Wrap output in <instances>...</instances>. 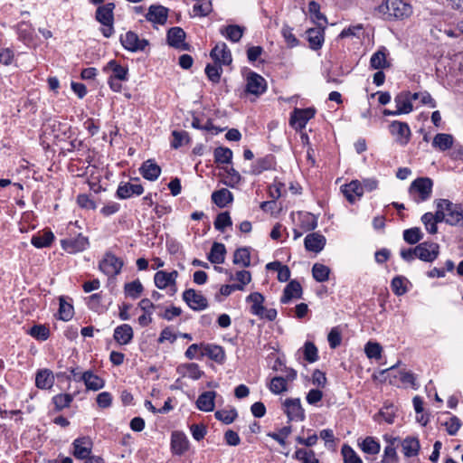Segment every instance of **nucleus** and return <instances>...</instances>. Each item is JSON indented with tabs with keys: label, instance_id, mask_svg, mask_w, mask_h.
Wrapping results in <instances>:
<instances>
[{
	"label": "nucleus",
	"instance_id": "nucleus-15",
	"mask_svg": "<svg viewBox=\"0 0 463 463\" xmlns=\"http://www.w3.org/2000/svg\"><path fill=\"white\" fill-rule=\"evenodd\" d=\"M61 247L68 253H77L84 250L89 245V240L82 234H78L74 238L61 240Z\"/></svg>",
	"mask_w": 463,
	"mask_h": 463
},
{
	"label": "nucleus",
	"instance_id": "nucleus-46",
	"mask_svg": "<svg viewBox=\"0 0 463 463\" xmlns=\"http://www.w3.org/2000/svg\"><path fill=\"white\" fill-rule=\"evenodd\" d=\"M293 458L301 463H319V460L316 458V454L312 449H298Z\"/></svg>",
	"mask_w": 463,
	"mask_h": 463
},
{
	"label": "nucleus",
	"instance_id": "nucleus-25",
	"mask_svg": "<svg viewBox=\"0 0 463 463\" xmlns=\"http://www.w3.org/2000/svg\"><path fill=\"white\" fill-rule=\"evenodd\" d=\"M305 248L308 251L320 252L326 245V238L317 232L307 234L304 241Z\"/></svg>",
	"mask_w": 463,
	"mask_h": 463
},
{
	"label": "nucleus",
	"instance_id": "nucleus-50",
	"mask_svg": "<svg viewBox=\"0 0 463 463\" xmlns=\"http://www.w3.org/2000/svg\"><path fill=\"white\" fill-rule=\"evenodd\" d=\"M216 164H229L232 159V151L228 147L218 146L213 152Z\"/></svg>",
	"mask_w": 463,
	"mask_h": 463
},
{
	"label": "nucleus",
	"instance_id": "nucleus-7",
	"mask_svg": "<svg viewBox=\"0 0 463 463\" xmlns=\"http://www.w3.org/2000/svg\"><path fill=\"white\" fill-rule=\"evenodd\" d=\"M440 203L445 204L446 223L451 226L463 225V208L460 204L448 199H440Z\"/></svg>",
	"mask_w": 463,
	"mask_h": 463
},
{
	"label": "nucleus",
	"instance_id": "nucleus-32",
	"mask_svg": "<svg viewBox=\"0 0 463 463\" xmlns=\"http://www.w3.org/2000/svg\"><path fill=\"white\" fill-rule=\"evenodd\" d=\"M103 71L108 72L109 71H112V75L109 76L111 79H118L119 80H127L128 75V70L127 67H123L118 63L116 60L109 61L106 66H104Z\"/></svg>",
	"mask_w": 463,
	"mask_h": 463
},
{
	"label": "nucleus",
	"instance_id": "nucleus-33",
	"mask_svg": "<svg viewBox=\"0 0 463 463\" xmlns=\"http://www.w3.org/2000/svg\"><path fill=\"white\" fill-rule=\"evenodd\" d=\"M80 380L83 381L88 390L98 391L104 387V380L90 371L84 372Z\"/></svg>",
	"mask_w": 463,
	"mask_h": 463
},
{
	"label": "nucleus",
	"instance_id": "nucleus-14",
	"mask_svg": "<svg viewBox=\"0 0 463 463\" xmlns=\"http://www.w3.org/2000/svg\"><path fill=\"white\" fill-rule=\"evenodd\" d=\"M185 35V32L181 27H172L167 32V43L174 48L188 51L190 45L184 43Z\"/></svg>",
	"mask_w": 463,
	"mask_h": 463
},
{
	"label": "nucleus",
	"instance_id": "nucleus-38",
	"mask_svg": "<svg viewBox=\"0 0 463 463\" xmlns=\"http://www.w3.org/2000/svg\"><path fill=\"white\" fill-rule=\"evenodd\" d=\"M397 109L402 114H409L413 110V105L409 98V91H402L394 98Z\"/></svg>",
	"mask_w": 463,
	"mask_h": 463
},
{
	"label": "nucleus",
	"instance_id": "nucleus-59",
	"mask_svg": "<svg viewBox=\"0 0 463 463\" xmlns=\"http://www.w3.org/2000/svg\"><path fill=\"white\" fill-rule=\"evenodd\" d=\"M232 225L231 216L228 212H223L216 216L214 221V228L220 232H223L225 228Z\"/></svg>",
	"mask_w": 463,
	"mask_h": 463
},
{
	"label": "nucleus",
	"instance_id": "nucleus-2",
	"mask_svg": "<svg viewBox=\"0 0 463 463\" xmlns=\"http://www.w3.org/2000/svg\"><path fill=\"white\" fill-rule=\"evenodd\" d=\"M433 181L429 177L416 178L409 187V194L416 203L429 200L432 194Z\"/></svg>",
	"mask_w": 463,
	"mask_h": 463
},
{
	"label": "nucleus",
	"instance_id": "nucleus-64",
	"mask_svg": "<svg viewBox=\"0 0 463 463\" xmlns=\"http://www.w3.org/2000/svg\"><path fill=\"white\" fill-rule=\"evenodd\" d=\"M292 432V427L290 425L281 428L279 432L269 433V436L279 443L281 446L286 445L285 439Z\"/></svg>",
	"mask_w": 463,
	"mask_h": 463
},
{
	"label": "nucleus",
	"instance_id": "nucleus-27",
	"mask_svg": "<svg viewBox=\"0 0 463 463\" xmlns=\"http://www.w3.org/2000/svg\"><path fill=\"white\" fill-rule=\"evenodd\" d=\"M326 26H317L316 28L308 29L306 33L309 46L313 50H318L322 47L324 43V30Z\"/></svg>",
	"mask_w": 463,
	"mask_h": 463
},
{
	"label": "nucleus",
	"instance_id": "nucleus-6",
	"mask_svg": "<svg viewBox=\"0 0 463 463\" xmlns=\"http://www.w3.org/2000/svg\"><path fill=\"white\" fill-rule=\"evenodd\" d=\"M120 43L126 50L131 52H144L149 45V42L146 39L139 38V36L132 31H128L125 35H121Z\"/></svg>",
	"mask_w": 463,
	"mask_h": 463
},
{
	"label": "nucleus",
	"instance_id": "nucleus-22",
	"mask_svg": "<svg viewBox=\"0 0 463 463\" xmlns=\"http://www.w3.org/2000/svg\"><path fill=\"white\" fill-rule=\"evenodd\" d=\"M302 287L297 280H291L284 288L283 295L280 298L282 304L289 303L293 298H302Z\"/></svg>",
	"mask_w": 463,
	"mask_h": 463
},
{
	"label": "nucleus",
	"instance_id": "nucleus-53",
	"mask_svg": "<svg viewBox=\"0 0 463 463\" xmlns=\"http://www.w3.org/2000/svg\"><path fill=\"white\" fill-rule=\"evenodd\" d=\"M222 65L220 63L207 64L205 67V74L209 80L213 83H218L222 73Z\"/></svg>",
	"mask_w": 463,
	"mask_h": 463
},
{
	"label": "nucleus",
	"instance_id": "nucleus-17",
	"mask_svg": "<svg viewBox=\"0 0 463 463\" xmlns=\"http://www.w3.org/2000/svg\"><path fill=\"white\" fill-rule=\"evenodd\" d=\"M144 193V188L140 184H132L129 182L120 183L116 195L119 199H128L134 195H141Z\"/></svg>",
	"mask_w": 463,
	"mask_h": 463
},
{
	"label": "nucleus",
	"instance_id": "nucleus-42",
	"mask_svg": "<svg viewBox=\"0 0 463 463\" xmlns=\"http://www.w3.org/2000/svg\"><path fill=\"white\" fill-rule=\"evenodd\" d=\"M225 253V246L222 243L213 242L207 258L212 263L222 264L224 262Z\"/></svg>",
	"mask_w": 463,
	"mask_h": 463
},
{
	"label": "nucleus",
	"instance_id": "nucleus-58",
	"mask_svg": "<svg viewBox=\"0 0 463 463\" xmlns=\"http://www.w3.org/2000/svg\"><path fill=\"white\" fill-rule=\"evenodd\" d=\"M72 400V395L69 393L57 394L52 398L56 411H61L64 408L69 407Z\"/></svg>",
	"mask_w": 463,
	"mask_h": 463
},
{
	"label": "nucleus",
	"instance_id": "nucleus-24",
	"mask_svg": "<svg viewBox=\"0 0 463 463\" xmlns=\"http://www.w3.org/2000/svg\"><path fill=\"white\" fill-rule=\"evenodd\" d=\"M139 172L145 179L156 181L161 174V167L154 160L148 159L141 165Z\"/></svg>",
	"mask_w": 463,
	"mask_h": 463
},
{
	"label": "nucleus",
	"instance_id": "nucleus-3",
	"mask_svg": "<svg viewBox=\"0 0 463 463\" xmlns=\"http://www.w3.org/2000/svg\"><path fill=\"white\" fill-rule=\"evenodd\" d=\"M114 8L115 5L113 3H109L99 6L96 11V19L104 25V27L101 29V33L106 38L110 37L114 33Z\"/></svg>",
	"mask_w": 463,
	"mask_h": 463
},
{
	"label": "nucleus",
	"instance_id": "nucleus-1",
	"mask_svg": "<svg viewBox=\"0 0 463 463\" xmlns=\"http://www.w3.org/2000/svg\"><path fill=\"white\" fill-rule=\"evenodd\" d=\"M378 12L386 20H402L412 14V8L410 4L403 0H385L378 6Z\"/></svg>",
	"mask_w": 463,
	"mask_h": 463
},
{
	"label": "nucleus",
	"instance_id": "nucleus-35",
	"mask_svg": "<svg viewBox=\"0 0 463 463\" xmlns=\"http://www.w3.org/2000/svg\"><path fill=\"white\" fill-rule=\"evenodd\" d=\"M54 240V235L50 230H44L42 232L34 234L31 239V243L38 249L50 247Z\"/></svg>",
	"mask_w": 463,
	"mask_h": 463
},
{
	"label": "nucleus",
	"instance_id": "nucleus-29",
	"mask_svg": "<svg viewBox=\"0 0 463 463\" xmlns=\"http://www.w3.org/2000/svg\"><path fill=\"white\" fill-rule=\"evenodd\" d=\"M91 442L87 438L76 439L73 442V455L75 458L84 459L90 455Z\"/></svg>",
	"mask_w": 463,
	"mask_h": 463
},
{
	"label": "nucleus",
	"instance_id": "nucleus-61",
	"mask_svg": "<svg viewBox=\"0 0 463 463\" xmlns=\"http://www.w3.org/2000/svg\"><path fill=\"white\" fill-rule=\"evenodd\" d=\"M269 390L275 394H279L287 391V382L284 377L275 376L271 379Z\"/></svg>",
	"mask_w": 463,
	"mask_h": 463
},
{
	"label": "nucleus",
	"instance_id": "nucleus-19",
	"mask_svg": "<svg viewBox=\"0 0 463 463\" xmlns=\"http://www.w3.org/2000/svg\"><path fill=\"white\" fill-rule=\"evenodd\" d=\"M203 356H207L218 364H222L225 359V353L220 345L203 343V353L197 358L201 360Z\"/></svg>",
	"mask_w": 463,
	"mask_h": 463
},
{
	"label": "nucleus",
	"instance_id": "nucleus-52",
	"mask_svg": "<svg viewBox=\"0 0 463 463\" xmlns=\"http://www.w3.org/2000/svg\"><path fill=\"white\" fill-rule=\"evenodd\" d=\"M423 238V233L419 227H413L403 231V240L409 244H416Z\"/></svg>",
	"mask_w": 463,
	"mask_h": 463
},
{
	"label": "nucleus",
	"instance_id": "nucleus-56",
	"mask_svg": "<svg viewBox=\"0 0 463 463\" xmlns=\"http://www.w3.org/2000/svg\"><path fill=\"white\" fill-rule=\"evenodd\" d=\"M383 348L377 342L369 341L364 346V352L369 359H380Z\"/></svg>",
	"mask_w": 463,
	"mask_h": 463
},
{
	"label": "nucleus",
	"instance_id": "nucleus-31",
	"mask_svg": "<svg viewBox=\"0 0 463 463\" xmlns=\"http://www.w3.org/2000/svg\"><path fill=\"white\" fill-rule=\"evenodd\" d=\"M274 163L275 157L273 155H267L258 158L251 165L250 174L254 175H260L262 172L271 169Z\"/></svg>",
	"mask_w": 463,
	"mask_h": 463
},
{
	"label": "nucleus",
	"instance_id": "nucleus-60",
	"mask_svg": "<svg viewBox=\"0 0 463 463\" xmlns=\"http://www.w3.org/2000/svg\"><path fill=\"white\" fill-rule=\"evenodd\" d=\"M173 140L171 142L172 147L175 149L179 148L184 144L188 143L190 140L189 135L186 131L174 130L172 132Z\"/></svg>",
	"mask_w": 463,
	"mask_h": 463
},
{
	"label": "nucleus",
	"instance_id": "nucleus-57",
	"mask_svg": "<svg viewBox=\"0 0 463 463\" xmlns=\"http://www.w3.org/2000/svg\"><path fill=\"white\" fill-rule=\"evenodd\" d=\"M124 288L126 294L132 298H137L144 289L142 283L138 279L125 284Z\"/></svg>",
	"mask_w": 463,
	"mask_h": 463
},
{
	"label": "nucleus",
	"instance_id": "nucleus-37",
	"mask_svg": "<svg viewBox=\"0 0 463 463\" xmlns=\"http://www.w3.org/2000/svg\"><path fill=\"white\" fill-rule=\"evenodd\" d=\"M216 392L213 391L204 392L199 395L196 406L203 411H213L214 409V399Z\"/></svg>",
	"mask_w": 463,
	"mask_h": 463
},
{
	"label": "nucleus",
	"instance_id": "nucleus-20",
	"mask_svg": "<svg viewBox=\"0 0 463 463\" xmlns=\"http://www.w3.org/2000/svg\"><path fill=\"white\" fill-rule=\"evenodd\" d=\"M341 189L346 200L351 203H354L364 194V187L358 180L351 181L349 184L343 185Z\"/></svg>",
	"mask_w": 463,
	"mask_h": 463
},
{
	"label": "nucleus",
	"instance_id": "nucleus-45",
	"mask_svg": "<svg viewBox=\"0 0 463 463\" xmlns=\"http://www.w3.org/2000/svg\"><path fill=\"white\" fill-rule=\"evenodd\" d=\"M223 169L225 171V175H222L223 184L229 187L234 188L241 180L240 173L233 167H225Z\"/></svg>",
	"mask_w": 463,
	"mask_h": 463
},
{
	"label": "nucleus",
	"instance_id": "nucleus-43",
	"mask_svg": "<svg viewBox=\"0 0 463 463\" xmlns=\"http://www.w3.org/2000/svg\"><path fill=\"white\" fill-rule=\"evenodd\" d=\"M243 33L244 27L237 24L227 25L221 29V33L225 35L228 40L233 43L239 42L241 39Z\"/></svg>",
	"mask_w": 463,
	"mask_h": 463
},
{
	"label": "nucleus",
	"instance_id": "nucleus-40",
	"mask_svg": "<svg viewBox=\"0 0 463 463\" xmlns=\"http://www.w3.org/2000/svg\"><path fill=\"white\" fill-rule=\"evenodd\" d=\"M404 456L411 458L416 456L420 450V441L417 438L407 437L401 442Z\"/></svg>",
	"mask_w": 463,
	"mask_h": 463
},
{
	"label": "nucleus",
	"instance_id": "nucleus-5",
	"mask_svg": "<svg viewBox=\"0 0 463 463\" xmlns=\"http://www.w3.org/2000/svg\"><path fill=\"white\" fill-rule=\"evenodd\" d=\"M124 265L123 260L111 252L105 253L99 264L100 271L109 277H114L120 273Z\"/></svg>",
	"mask_w": 463,
	"mask_h": 463
},
{
	"label": "nucleus",
	"instance_id": "nucleus-9",
	"mask_svg": "<svg viewBox=\"0 0 463 463\" xmlns=\"http://www.w3.org/2000/svg\"><path fill=\"white\" fill-rule=\"evenodd\" d=\"M416 257L425 262L434 261L439 254V246L436 242L424 241L415 247Z\"/></svg>",
	"mask_w": 463,
	"mask_h": 463
},
{
	"label": "nucleus",
	"instance_id": "nucleus-12",
	"mask_svg": "<svg viewBox=\"0 0 463 463\" xmlns=\"http://www.w3.org/2000/svg\"><path fill=\"white\" fill-rule=\"evenodd\" d=\"M183 299L194 311L204 310L208 307L206 298L193 288L186 289L183 293Z\"/></svg>",
	"mask_w": 463,
	"mask_h": 463
},
{
	"label": "nucleus",
	"instance_id": "nucleus-39",
	"mask_svg": "<svg viewBox=\"0 0 463 463\" xmlns=\"http://www.w3.org/2000/svg\"><path fill=\"white\" fill-rule=\"evenodd\" d=\"M213 202L220 208H224L233 200L232 194L226 188L214 191L212 194Z\"/></svg>",
	"mask_w": 463,
	"mask_h": 463
},
{
	"label": "nucleus",
	"instance_id": "nucleus-16",
	"mask_svg": "<svg viewBox=\"0 0 463 463\" xmlns=\"http://www.w3.org/2000/svg\"><path fill=\"white\" fill-rule=\"evenodd\" d=\"M189 449V440L182 431H173L171 434V451L177 456L184 455Z\"/></svg>",
	"mask_w": 463,
	"mask_h": 463
},
{
	"label": "nucleus",
	"instance_id": "nucleus-21",
	"mask_svg": "<svg viewBox=\"0 0 463 463\" xmlns=\"http://www.w3.org/2000/svg\"><path fill=\"white\" fill-rule=\"evenodd\" d=\"M168 17V9L163 5H153L149 6L146 19L151 23L165 24Z\"/></svg>",
	"mask_w": 463,
	"mask_h": 463
},
{
	"label": "nucleus",
	"instance_id": "nucleus-11",
	"mask_svg": "<svg viewBox=\"0 0 463 463\" xmlns=\"http://www.w3.org/2000/svg\"><path fill=\"white\" fill-rule=\"evenodd\" d=\"M283 405L285 407V413L287 414L289 421H303L305 420V410L303 409L298 398L286 399Z\"/></svg>",
	"mask_w": 463,
	"mask_h": 463
},
{
	"label": "nucleus",
	"instance_id": "nucleus-44",
	"mask_svg": "<svg viewBox=\"0 0 463 463\" xmlns=\"http://www.w3.org/2000/svg\"><path fill=\"white\" fill-rule=\"evenodd\" d=\"M308 12L313 22L318 26H326L327 24L326 17L320 12V5L315 2L311 1L308 4Z\"/></svg>",
	"mask_w": 463,
	"mask_h": 463
},
{
	"label": "nucleus",
	"instance_id": "nucleus-28",
	"mask_svg": "<svg viewBox=\"0 0 463 463\" xmlns=\"http://www.w3.org/2000/svg\"><path fill=\"white\" fill-rule=\"evenodd\" d=\"M264 300L263 295L260 292H253L246 298V301L251 303L250 311L252 315L263 318V312L265 310L263 306Z\"/></svg>",
	"mask_w": 463,
	"mask_h": 463
},
{
	"label": "nucleus",
	"instance_id": "nucleus-8",
	"mask_svg": "<svg viewBox=\"0 0 463 463\" xmlns=\"http://www.w3.org/2000/svg\"><path fill=\"white\" fill-rule=\"evenodd\" d=\"M316 110L313 108L295 109L291 113L289 124L297 131L302 130L307 121L314 118Z\"/></svg>",
	"mask_w": 463,
	"mask_h": 463
},
{
	"label": "nucleus",
	"instance_id": "nucleus-54",
	"mask_svg": "<svg viewBox=\"0 0 463 463\" xmlns=\"http://www.w3.org/2000/svg\"><path fill=\"white\" fill-rule=\"evenodd\" d=\"M303 355H304V359L310 364L317 361L318 351L314 343L309 342V341L305 343V345L303 346Z\"/></svg>",
	"mask_w": 463,
	"mask_h": 463
},
{
	"label": "nucleus",
	"instance_id": "nucleus-51",
	"mask_svg": "<svg viewBox=\"0 0 463 463\" xmlns=\"http://www.w3.org/2000/svg\"><path fill=\"white\" fill-rule=\"evenodd\" d=\"M17 33L19 38L24 43H30L33 39V28L32 24L22 22L17 25Z\"/></svg>",
	"mask_w": 463,
	"mask_h": 463
},
{
	"label": "nucleus",
	"instance_id": "nucleus-48",
	"mask_svg": "<svg viewBox=\"0 0 463 463\" xmlns=\"http://www.w3.org/2000/svg\"><path fill=\"white\" fill-rule=\"evenodd\" d=\"M28 334L36 340L45 341L50 336V328L46 325L38 324L32 326Z\"/></svg>",
	"mask_w": 463,
	"mask_h": 463
},
{
	"label": "nucleus",
	"instance_id": "nucleus-63",
	"mask_svg": "<svg viewBox=\"0 0 463 463\" xmlns=\"http://www.w3.org/2000/svg\"><path fill=\"white\" fill-rule=\"evenodd\" d=\"M214 415L218 420L223 422L224 424H231L236 419L237 411L235 409L230 411L221 410L217 411Z\"/></svg>",
	"mask_w": 463,
	"mask_h": 463
},
{
	"label": "nucleus",
	"instance_id": "nucleus-4",
	"mask_svg": "<svg viewBox=\"0 0 463 463\" xmlns=\"http://www.w3.org/2000/svg\"><path fill=\"white\" fill-rule=\"evenodd\" d=\"M178 275L177 270L171 272L159 270L154 276L155 285L159 289H167V294L174 296L177 292L176 279Z\"/></svg>",
	"mask_w": 463,
	"mask_h": 463
},
{
	"label": "nucleus",
	"instance_id": "nucleus-30",
	"mask_svg": "<svg viewBox=\"0 0 463 463\" xmlns=\"http://www.w3.org/2000/svg\"><path fill=\"white\" fill-rule=\"evenodd\" d=\"M113 336L119 345H128L133 339V329L128 324L120 325L115 328Z\"/></svg>",
	"mask_w": 463,
	"mask_h": 463
},
{
	"label": "nucleus",
	"instance_id": "nucleus-10",
	"mask_svg": "<svg viewBox=\"0 0 463 463\" xmlns=\"http://www.w3.org/2000/svg\"><path fill=\"white\" fill-rule=\"evenodd\" d=\"M389 130L400 145L405 146L409 143L411 132L406 122L394 120L389 125Z\"/></svg>",
	"mask_w": 463,
	"mask_h": 463
},
{
	"label": "nucleus",
	"instance_id": "nucleus-26",
	"mask_svg": "<svg viewBox=\"0 0 463 463\" xmlns=\"http://www.w3.org/2000/svg\"><path fill=\"white\" fill-rule=\"evenodd\" d=\"M387 49L385 47H381L370 59L371 68L373 70H383L391 67L390 61H387Z\"/></svg>",
	"mask_w": 463,
	"mask_h": 463
},
{
	"label": "nucleus",
	"instance_id": "nucleus-36",
	"mask_svg": "<svg viewBox=\"0 0 463 463\" xmlns=\"http://www.w3.org/2000/svg\"><path fill=\"white\" fill-rule=\"evenodd\" d=\"M177 371L184 377H188L193 380H198L204 374L203 371H202L200 366L195 363L181 364L178 366Z\"/></svg>",
	"mask_w": 463,
	"mask_h": 463
},
{
	"label": "nucleus",
	"instance_id": "nucleus-41",
	"mask_svg": "<svg viewBox=\"0 0 463 463\" xmlns=\"http://www.w3.org/2000/svg\"><path fill=\"white\" fill-rule=\"evenodd\" d=\"M454 138L450 134L439 133L437 134L432 141V146L439 149L440 151H446L452 147Z\"/></svg>",
	"mask_w": 463,
	"mask_h": 463
},
{
	"label": "nucleus",
	"instance_id": "nucleus-55",
	"mask_svg": "<svg viewBox=\"0 0 463 463\" xmlns=\"http://www.w3.org/2000/svg\"><path fill=\"white\" fill-rule=\"evenodd\" d=\"M361 449L364 453L375 455L380 451V444L373 437H367L361 444Z\"/></svg>",
	"mask_w": 463,
	"mask_h": 463
},
{
	"label": "nucleus",
	"instance_id": "nucleus-13",
	"mask_svg": "<svg viewBox=\"0 0 463 463\" xmlns=\"http://www.w3.org/2000/svg\"><path fill=\"white\" fill-rule=\"evenodd\" d=\"M266 90V80L256 72H250L247 77L246 91L255 96H260L263 94Z\"/></svg>",
	"mask_w": 463,
	"mask_h": 463
},
{
	"label": "nucleus",
	"instance_id": "nucleus-34",
	"mask_svg": "<svg viewBox=\"0 0 463 463\" xmlns=\"http://www.w3.org/2000/svg\"><path fill=\"white\" fill-rule=\"evenodd\" d=\"M54 383V375L49 369H42L36 373L35 385L39 389H51Z\"/></svg>",
	"mask_w": 463,
	"mask_h": 463
},
{
	"label": "nucleus",
	"instance_id": "nucleus-62",
	"mask_svg": "<svg viewBox=\"0 0 463 463\" xmlns=\"http://www.w3.org/2000/svg\"><path fill=\"white\" fill-rule=\"evenodd\" d=\"M345 463H363L360 457L348 445H344L341 449Z\"/></svg>",
	"mask_w": 463,
	"mask_h": 463
},
{
	"label": "nucleus",
	"instance_id": "nucleus-49",
	"mask_svg": "<svg viewBox=\"0 0 463 463\" xmlns=\"http://www.w3.org/2000/svg\"><path fill=\"white\" fill-rule=\"evenodd\" d=\"M233 263L241 265L242 267H249L250 265V254L248 248H239L235 250L233 255Z\"/></svg>",
	"mask_w": 463,
	"mask_h": 463
},
{
	"label": "nucleus",
	"instance_id": "nucleus-18",
	"mask_svg": "<svg viewBox=\"0 0 463 463\" xmlns=\"http://www.w3.org/2000/svg\"><path fill=\"white\" fill-rule=\"evenodd\" d=\"M211 58L216 63L229 65L232 61V54L225 43H219L210 52Z\"/></svg>",
	"mask_w": 463,
	"mask_h": 463
},
{
	"label": "nucleus",
	"instance_id": "nucleus-23",
	"mask_svg": "<svg viewBox=\"0 0 463 463\" xmlns=\"http://www.w3.org/2000/svg\"><path fill=\"white\" fill-rule=\"evenodd\" d=\"M385 440L387 441L388 444L384 448L382 463H397L399 460V457L396 453V449L400 442L399 439L385 437Z\"/></svg>",
	"mask_w": 463,
	"mask_h": 463
},
{
	"label": "nucleus",
	"instance_id": "nucleus-47",
	"mask_svg": "<svg viewBox=\"0 0 463 463\" xmlns=\"http://www.w3.org/2000/svg\"><path fill=\"white\" fill-rule=\"evenodd\" d=\"M330 269L321 263H315L312 267V275L317 282H326L329 279Z\"/></svg>",
	"mask_w": 463,
	"mask_h": 463
}]
</instances>
